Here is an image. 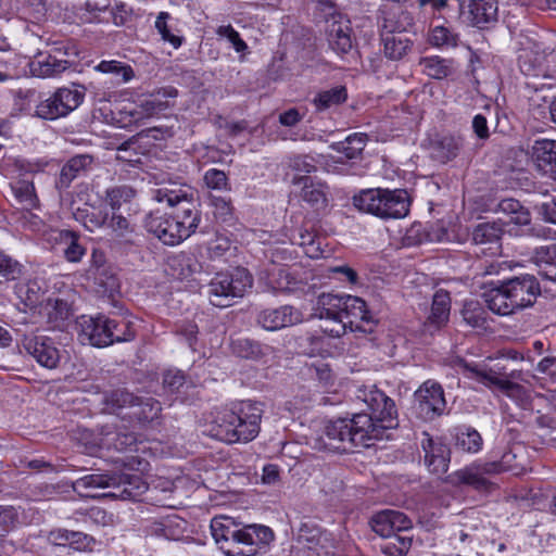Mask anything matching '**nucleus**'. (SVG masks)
Here are the masks:
<instances>
[{"label":"nucleus","mask_w":556,"mask_h":556,"mask_svg":"<svg viewBox=\"0 0 556 556\" xmlns=\"http://www.w3.org/2000/svg\"><path fill=\"white\" fill-rule=\"evenodd\" d=\"M195 192L189 185L169 182L153 191V199L169 207L180 206L182 215L176 222L159 213H151L144 220L147 231L162 243H180L195 231L200 216L194 205Z\"/></svg>","instance_id":"f03ea898"},{"label":"nucleus","mask_w":556,"mask_h":556,"mask_svg":"<svg viewBox=\"0 0 556 556\" xmlns=\"http://www.w3.org/2000/svg\"><path fill=\"white\" fill-rule=\"evenodd\" d=\"M177 24V20L168 12H160L154 22V27L162 40L168 42L174 49H178L182 43V36Z\"/></svg>","instance_id":"bb28decb"},{"label":"nucleus","mask_w":556,"mask_h":556,"mask_svg":"<svg viewBox=\"0 0 556 556\" xmlns=\"http://www.w3.org/2000/svg\"><path fill=\"white\" fill-rule=\"evenodd\" d=\"M46 240L50 243H77L78 236L68 229H51Z\"/></svg>","instance_id":"338daca9"},{"label":"nucleus","mask_w":556,"mask_h":556,"mask_svg":"<svg viewBox=\"0 0 556 556\" xmlns=\"http://www.w3.org/2000/svg\"><path fill=\"white\" fill-rule=\"evenodd\" d=\"M215 33L220 39L227 40L237 53L244 54L248 51V45L230 24L218 26Z\"/></svg>","instance_id":"5fc2aeb1"},{"label":"nucleus","mask_w":556,"mask_h":556,"mask_svg":"<svg viewBox=\"0 0 556 556\" xmlns=\"http://www.w3.org/2000/svg\"><path fill=\"white\" fill-rule=\"evenodd\" d=\"M94 281L100 288L98 291L103 294L112 295L119 289L118 278L114 274H109L105 269L96 275Z\"/></svg>","instance_id":"bf43d9fd"},{"label":"nucleus","mask_w":556,"mask_h":556,"mask_svg":"<svg viewBox=\"0 0 556 556\" xmlns=\"http://www.w3.org/2000/svg\"><path fill=\"white\" fill-rule=\"evenodd\" d=\"M382 189H364L353 197V205L361 212L379 217Z\"/></svg>","instance_id":"473e14b6"},{"label":"nucleus","mask_w":556,"mask_h":556,"mask_svg":"<svg viewBox=\"0 0 556 556\" xmlns=\"http://www.w3.org/2000/svg\"><path fill=\"white\" fill-rule=\"evenodd\" d=\"M540 294L538 279L533 275H521L500 281L483 293V299L494 314L508 316L533 306Z\"/></svg>","instance_id":"39448f33"},{"label":"nucleus","mask_w":556,"mask_h":556,"mask_svg":"<svg viewBox=\"0 0 556 556\" xmlns=\"http://www.w3.org/2000/svg\"><path fill=\"white\" fill-rule=\"evenodd\" d=\"M73 491L80 496L98 497L91 493L96 489L111 488L113 491L104 493L105 497H114L123 501H137L147 490L148 484L139 473L126 471L111 473H92L81 477L72 483Z\"/></svg>","instance_id":"423d86ee"},{"label":"nucleus","mask_w":556,"mask_h":556,"mask_svg":"<svg viewBox=\"0 0 556 556\" xmlns=\"http://www.w3.org/2000/svg\"><path fill=\"white\" fill-rule=\"evenodd\" d=\"M138 396L126 389H116L105 393L103 403L109 413L115 414L123 408H132L136 406Z\"/></svg>","instance_id":"f704fd0d"},{"label":"nucleus","mask_w":556,"mask_h":556,"mask_svg":"<svg viewBox=\"0 0 556 556\" xmlns=\"http://www.w3.org/2000/svg\"><path fill=\"white\" fill-rule=\"evenodd\" d=\"M421 72L433 79H443L454 72L453 61L438 55L425 56L419 60Z\"/></svg>","instance_id":"7c9ffc66"},{"label":"nucleus","mask_w":556,"mask_h":556,"mask_svg":"<svg viewBox=\"0 0 556 556\" xmlns=\"http://www.w3.org/2000/svg\"><path fill=\"white\" fill-rule=\"evenodd\" d=\"M67 68V61L58 60L55 56H40L30 62V72L33 75L41 78L54 77Z\"/></svg>","instance_id":"c756f323"},{"label":"nucleus","mask_w":556,"mask_h":556,"mask_svg":"<svg viewBox=\"0 0 556 556\" xmlns=\"http://www.w3.org/2000/svg\"><path fill=\"white\" fill-rule=\"evenodd\" d=\"M530 156L539 170L556 173V140L538 139L533 142Z\"/></svg>","instance_id":"412c9836"},{"label":"nucleus","mask_w":556,"mask_h":556,"mask_svg":"<svg viewBox=\"0 0 556 556\" xmlns=\"http://www.w3.org/2000/svg\"><path fill=\"white\" fill-rule=\"evenodd\" d=\"M392 521L390 519L389 509L375 514L370 519L371 529L383 538H391L393 534Z\"/></svg>","instance_id":"4d7b16f0"},{"label":"nucleus","mask_w":556,"mask_h":556,"mask_svg":"<svg viewBox=\"0 0 556 556\" xmlns=\"http://www.w3.org/2000/svg\"><path fill=\"white\" fill-rule=\"evenodd\" d=\"M75 218L83 222L84 226L90 231L100 228L105 222V216L97 215L94 211L89 212V210H78L75 213Z\"/></svg>","instance_id":"e2e57ef3"},{"label":"nucleus","mask_w":556,"mask_h":556,"mask_svg":"<svg viewBox=\"0 0 556 556\" xmlns=\"http://www.w3.org/2000/svg\"><path fill=\"white\" fill-rule=\"evenodd\" d=\"M22 273L23 265L0 251V276L8 280H15L21 277Z\"/></svg>","instance_id":"13d9d810"},{"label":"nucleus","mask_w":556,"mask_h":556,"mask_svg":"<svg viewBox=\"0 0 556 556\" xmlns=\"http://www.w3.org/2000/svg\"><path fill=\"white\" fill-rule=\"evenodd\" d=\"M303 320V313L291 305H283L277 308H266L261 311L257 315L258 325L270 331L294 326L301 324Z\"/></svg>","instance_id":"dca6fc26"},{"label":"nucleus","mask_w":556,"mask_h":556,"mask_svg":"<svg viewBox=\"0 0 556 556\" xmlns=\"http://www.w3.org/2000/svg\"><path fill=\"white\" fill-rule=\"evenodd\" d=\"M424 437L421 447L425 452L427 467L435 475L445 473L450 464V448L445 444L434 441L427 432H424Z\"/></svg>","instance_id":"a211bd4d"},{"label":"nucleus","mask_w":556,"mask_h":556,"mask_svg":"<svg viewBox=\"0 0 556 556\" xmlns=\"http://www.w3.org/2000/svg\"><path fill=\"white\" fill-rule=\"evenodd\" d=\"M84 521L96 526H109L112 522V516L100 507H92L84 514Z\"/></svg>","instance_id":"69168bd1"},{"label":"nucleus","mask_w":556,"mask_h":556,"mask_svg":"<svg viewBox=\"0 0 556 556\" xmlns=\"http://www.w3.org/2000/svg\"><path fill=\"white\" fill-rule=\"evenodd\" d=\"M319 5L329 11L326 20V38L329 48L338 55L349 53L354 43L351 21L342 13L334 11L330 0H320Z\"/></svg>","instance_id":"ddd939ff"},{"label":"nucleus","mask_w":556,"mask_h":556,"mask_svg":"<svg viewBox=\"0 0 556 556\" xmlns=\"http://www.w3.org/2000/svg\"><path fill=\"white\" fill-rule=\"evenodd\" d=\"M203 179L208 189L218 191L230 189L228 178L223 170L211 168L205 172Z\"/></svg>","instance_id":"052dcab7"},{"label":"nucleus","mask_w":556,"mask_h":556,"mask_svg":"<svg viewBox=\"0 0 556 556\" xmlns=\"http://www.w3.org/2000/svg\"><path fill=\"white\" fill-rule=\"evenodd\" d=\"M390 541L381 545L386 556H406L412 547L413 538L406 534H392Z\"/></svg>","instance_id":"09e8293b"},{"label":"nucleus","mask_w":556,"mask_h":556,"mask_svg":"<svg viewBox=\"0 0 556 556\" xmlns=\"http://www.w3.org/2000/svg\"><path fill=\"white\" fill-rule=\"evenodd\" d=\"M163 387L172 394L182 393V389H187L185 375L179 370H168L163 376Z\"/></svg>","instance_id":"6e6d98bb"},{"label":"nucleus","mask_w":556,"mask_h":556,"mask_svg":"<svg viewBox=\"0 0 556 556\" xmlns=\"http://www.w3.org/2000/svg\"><path fill=\"white\" fill-rule=\"evenodd\" d=\"M415 410L425 421L442 416L446 410L444 391L440 383L427 380L415 392Z\"/></svg>","instance_id":"4468645a"},{"label":"nucleus","mask_w":556,"mask_h":556,"mask_svg":"<svg viewBox=\"0 0 556 556\" xmlns=\"http://www.w3.org/2000/svg\"><path fill=\"white\" fill-rule=\"evenodd\" d=\"M201 269L202 265L193 256L179 253L167 257L164 270L169 277L182 280Z\"/></svg>","instance_id":"5701e85b"},{"label":"nucleus","mask_w":556,"mask_h":556,"mask_svg":"<svg viewBox=\"0 0 556 556\" xmlns=\"http://www.w3.org/2000/svg\"><path fill=\"white\" fill-rule=\"evenodd\" d=\"M268 346H263L260 342L249 338H238L231 341V351L238 357L248 359H257L265 355V350Z\"/></svg>","instance_id":"a19ab883"},{"label":"nucleus","mask_w":556,"mask_h":556,"mask_svg":"<svg viewBox=\"0 0 556 556\" xmlns=\"http://www.w3.org/2000/svg\"><path fill=\"white\" fill-rule=\"evenodd\" d=\"M464 369L469 372L468 376L471 379L477 380L491 390H501L508 380L506 377V370L504 366L495 364L493 366L481 364H464Z\"/></svg>","instance_id":"6ab92c4d"},{"label":"nucleus","mask_w":556,"mask_h":556,"mask_svg":"<svg viewBox=\"0 0 556 556\" xmlns=\"http://www.w3.org/2000/svg\"><path fill=\"white\" fill-rule=\"evenodd\" d=\"M532 258L547 279L556 281V245L536 248Z\"/></svg>","instance_id":"c9c22d12"},{"label":"nucleus","mask_w":556,"mask_h":556,"mask_svg":"<svg viewBox=\"0 0 556 556\" xmlns=\"http://www.w3.org/2000/svg\"><path fill=\"white\" fill-rule=\"evenodd\" d=\"M455 445L463 452L476 454L481 451L483 440L475 428L464 426L457 429Z\"/></svg>","instance_id":"e433bc0d"},{"label":"nucleus","mask_w":556,"mask_h":556,"mask_svg":"<svg viewBox=\"0 0 556 556\" xmlns=\"http://www.w3.org/2000/svg\"><path fill=\"white\" fill-rule=\"evenodd\" d=\"M138 439L134 432L119 430L116 432H106L101 439V444L106 448H113L117 452L132 451L137 446Z\"/></svg>","instance_id":"72a5a7b5"},{"label":"nucleus","mask_w":556,"mask_h":556,"mask_svg":"<svg viewBox=\"0 0 556 556\" xmlns=\"http://www.w3.org/2000/svg\"><path fill=\"white\" fill-rule=\"evenodd\" d=\"M135 195L132 188L119 186L106 191V202L113 212H117L124 203L129 202Z\"/></svg>","instance_id":"864d4df0"},{"label":"nucleus","mask_w":556,"mask_h":556,"mask_svg":"<svg viewBox=\"0 0 556 556\" xmlns=\"http://www.w3.org/2000/svg\"><path fill=\"white\" fill-rule=\"evenodd\" d=\"M210 528L215 543L226 556H255L261 544H267L274 539L268 527H240L233 518L227 516L214 517Z\"/></svg>","instance_id":"7ed1b4c3"},{"label":"nucleus","mask_w":556,"mask_h":556,"mask_svg":"<svg viewBox=\"0 0 556 556\" xmlns=\"http://www.w3.org/2000/svg\"><path fill=\"white\" fill-rule=\"evenodd\" d=\"M379 206H381L379 211L380 218H403L409 212L408 194L402 189H382L381 203Z\"/></svg>","instance_id":"aec40b11"},{"label":"nucleus","mask_w":556,"mask_h":556,"mask_svg":"<svg viewBox=\"0 0 556 556\" xmlns=\"http://www.w3.org/2000/svg\"><path fill=\"white\" fill-rule=\"evenodd\" d=\"M451 298L447 291L438 290L432 299L431 312L425 324L426 327L433 328L434 330L443 327L450 317Z\"/></svg>","instance_id":"393cba45"},{"label":"nucleus","mask_w":556,"mask_h":556,"mask_svg":"<svg viewBox=\"0 0 556 556\" xmlns=\"http://www.w3.org/2000/svg\"><path fill=\"white\" fill-rule=\"evenodd\" d=\"M462 315L464 320L471 327L480 328L485 324V312L478 301H466Z\"/></svg>","instance_id":"3c124183"},{"label":"nucleus","mask_w":556,"mask_h":556,"mask_svg":"<svg viewBox=\"0 0 556 556\" xmlns=\"http://www.w3.org/2000/svg\"><path fill=\"white\" fill-rule=\"evenodd\" d=\"M46 308L48 319L54 327H60V324L68 319L72 315L70 304L62 299L49 300Z\"/></svg>","instance_id":"8fccbe9b"},{"label":"nucleus","mask_w":556,"mask_h":556,"mask_svg":"<svg viewBox=\"0 0 556 556\" xmlns=\"http://www.w3.org/2000/svg\"><path fill=\"white\" fill-rule=\"evenodd\" d=\"M518 64L520 71L528 77L541 78L545 81L533 84L535 89L556 87V70H549L548 62L552 49L544 46L534 37L520 35Z\"/></svg>","instance_id":"6e6552de"},{"label":"nucleus","mask_w":556,"mask_h":556,"mask_svg":"<svg viewBox=\"0 0 556 556\" xmlns=\"http://www.w3.org/2000/svg\"><path fill=\"white\" fill-rule=\"evenodd\" d=\"M263 408L260 403L242 401L230 407L217 410L212 432L226 443H248L254 440L261 430Z\"/></svg>","instance_id":"20e7f679"},{"label":"nucleus","mask_w":556,"mask_h":556,"mask_svg":"<svg viewBox=\"0 0 556 556\" xmlns=\"http://www.w3.org/2000/svg\"><path fill=\"white\" fill-rule=\"evenodd\" d=\"M252 286L253 277L243 267L217 273L208 283V300L216 307H228L235 299L242 298Z\"/></svg>","instance_id":"9d476101"},{"label":"nucleus","mask_w":556,"mask_h":556,"mask_svg":"<svg viewBox=\"0 0 556 556\" xmlns=\"http://www.w3.org/2000/svg\"><path fill=\"white\" fill-rule=\"evenodd\" d=\"M500 391L521 407H526L531 402L529 390L515 381L507 380Z\"/></svg>","instance_id":"603ef678"},{"label":"nucleus","mask_w":556,"mask_h":556,"mask_svg":"<svg viewBox=\"0 0 556 556\" xmlns=\"http://www.w3.org/2000/svg\"><path fill=\"white\" fill-rule=\"evenodd\" d=\"M356 399L365 408L353 418H338L325 425L318 438L320 447L332 452H348L356 446H369L368 441L380 439L386 429L397 426L394 401L382 391L371 388L357 390Z\"/></svg>","instance_id":"f257e3e1"},{"label":"nucleus","mask_w":556,"mask_h":556,"mask_svg":"<svg viewBox=\"0 0 556 556\" xmlns=\"http://www.w3.org/2000/svg\"><path fill=\"white\" fill-rule=\"evenodd\" d=\"M315 317L337 316L351 320H361L367 325L374 324V317L366 302L350 294L321 293L317 299Z\"/></svg>","instance_id":"9b49d317"},{"label":"nucleus","mask_w":556,"mask_h":556,"mask_svg":"<svg viewBox=\"0 0 556 556\" xmlns=\"http://www.w3.org/2000/svg\"><path fill=\"white\" fill-rule=\"evenodd\" d=\"M274 289L288 293L305 292V283L301 280L295 279L287 268L277 269V278L273 274L270 280Z\"/></svg>","instance_id":"c03bdc74"},{"label":"nucleus","mask_w":556,"mask_h":556,"mask_svg":"<svg viewBox=\"0 0 556 556\" xmlns=\"http://www.w3.org/2000/svg\"><path fill=\"white\" fill-rule=\"evenodd\" d=\"M164 111H166V105L153 100L149 93L126 110V113L130 116V122L144 124L146 121L160 115Z\"/></svg>","instance_id":"a878e982"},{"label":"nucleus","mask_w":556,"mask_h":556,"mask_svg":"<svg viewBox=\"0 0 556 556\" xmlns=\"http://www.w3.org/2000/svg\"><path fill=\"white\" fill-rule=\"evenodd\" d=\"M317 160L309 154H299L290 157L289 167L294 172L309 174L316 169Z\"/></svg>","instance_id":"680f3d73"},{"label":"nucleus","mask_w":556,"mask_h":556,"mask_svg":"<svg viewBox=\"0 0 556 556\" xmlns=\"http://www.w3.org/2000/svg\"><path fill=\"white\" fill-rule=\"evenodd\" d=\"M366 139L365 134L355 132L348 136L344 141L331 144V148L341 154L338 156V161L343 163L344 160L356 159L363 152Z\"/></svg>","instance_id":"c85d7f7f"},{"label":"nucleus","mask_w":556,"mask_h":556,"mask_svg":"<svg viewBox=\"0 0 556 556\" xmlns=\"http://www.w3.org/2000/svg\"><path fill=\"white\" fill-rule=\"evenodd\" d=\"M22 346L40 366L55 369L62 358L61 351L53 339L43 334H26Z\"/></svg>","instance_id":"2eb2a0df"},{"label":"nucleus","mask_w":556,"mask_h":556,"mask_svg":"<svg viewBox=\"0 0 556 556\" xmlns=\"http://www.w3.org/2000/svg\"><path fill=\"white\" fill-rule=\"evenodd\" d=\"M381 20V35L389 34H405L413 25L412 15L404 11L399 4L392 5L387 11L382 12Z\"/></svg>","instance_id":"4be33fe9"},{"label":"nucleus","mask_w":556,"mask_h":556,"mask_svg":"<svg viewBox=\"0 0 556 556\" xmlns=\"http://www.w3.org/2000/svg\"><path fill=\"white\" fill-rule=\"evenodd\" d=\"M429 42L441 49L455 48L458 43V35L448 27L434 26L429 34Z\"/></svg>","instance_id":"de8ad7c7"},{"label":"nucleus","mask_w":556,"mask_h":556,"mask_svg":"<svg viewBox=\"0 0 556 556\" xmlns=\"http://www.w3.org/2000/svg\"><path fill=\"white\" fill-rule=\"evenodd\" d=\"M504 223L502 222H486L479 224L473 232V243H494L502 240L506 230L504 229Z\"/></svg>","instance_id":"4c0bfd02"},{"label":"nucleus","mask_w":556,"mask_h":556,"mask_svg":"<svg viewBox=\"0 0 556 556\" xmlns=\"http://www.w3.org/2000/svg\"><path fill=\"white\" fill-rule=\"evenodd\" d=\"M456 7L460 14L467 12L468 18L477 27H483L497 16L495 0H456Z\"/></svg>","instance_id":"f3484780"},{"label":"nucleus","mask_w":556,"mask_h":556,"mask_svg":"<svg viewBox=\"0 0 556 556\" xmlns=\"http://www.w3.org/2000/svg\"><path fill=\"white\" fill-rule=\"evenodd\" d=\"M85 92L78 88H59L49 97L40 100L35 109V116L55 121L67 116L75 111L84 101Z\"/></svg>","instance_id":"f8f14e48"},{"label":"nucleus","mask_w":556,"mask_h":556,"mask_svg":"<svg viewBox=\"0 0 556 556\" xmlns=\"http://www.w3.org/2000/svg\"><path fill=\"white\" fill-rule=\"evenodd\" d=\"M77 325L80 339L97 348L129 342L136 337L135 324L126 317H110L104 314L84 315L78 319Z\"/></svg>","instance_id":"0eeeda50"},{"label":"nucleus","mask_w":556,"mask_h":556,"mask_svg":"<svg viewBox=\"0 0 556 556\" xmlns=\"http://www.w3.org/2000/svg\"><path fill=\"white\" fill-rule=\"evenodd\" d=\"M346 98L345 87L336 86L331 89L319 91L312 100V103L317 112H323L340 105Z\"/></svg>","instance_id":"2f4dec72"},{"label":"nucleus","mask_w":556,"mask_h":556,"mask_svg":"<svg viewBox=\"0 0 556 556\" xmlns=\"http://www.w3.org/2000/svg\"><path fill=\"white\" fill-rule=\"evenodd\" d=\"M12 192L18 204L25 210H33L38 205V198L33 181L18 180L12 185Z\"/></svg>","instance_id":"37998d69"},{"label":"nucleus","mask_w":556,"mask_h":556,"mask_svg":"<svg viewBox=\"0 0 556 556\" xmlns=\"http://www.w3.org/2000/svg\"><path fill=\"white\" fill-rule=\"evenodd\" d=\"M383 55L391 61L404 60L413 50V40L402 33L381 35Z\"/></svg>","instance_id":"b1692460"},{"label":"nucleus","mask_w":556,"mask_h":556,"mask_svg":"<svg viewBox=\"0 0 556 556\" xmlns=\"http://www.w3.org/2000/svg\"><path fill=\"white\" fill-rule=\"evenodd\" d=\"M96 70L112 75L117 84L128 83L135 77V72L129 64L116 60H103L96 66Z\"/></svg>","instance_id":"58836bf2"},{"label":"nucleus","mask_w":556,"mask_h":556,"mask_svg":"<svg viewBox=\"0 0 556 556\" xmlns=\"http://www.w3.org/2000/svg\"><path fill=\"white\" fill-rule=\"evenodd\" d=\"M513 458H515V455L505 453L501 460H476L448 475L446 482L454 486L468 485L476 491L488 492L494 486V483L491 482L486 476L500 475L513 470V466L510 465Z\"/></svg>","instance_id":"1a4fd4ad"},{"label":"nucleus","mask_w":556,"mask_h":556,"mask_svg":"<svg viewBox=\"0 0 556 556\" xmlns=\"http://www.w3.org/2000/svg\"><path fill=\"white\" fill-rule=\"evenodd\" d=\"M498 211L509 216V219L504 223L507 226L510 224L525 226L530 223L529 211L515 199L502 200L498 203Z\"/></svg>","instance_id":"ea45409f"},{"label":"nucleus","mask_w":556,"mask_h":556,"mask_svg":"<svg viewBox=\"0 0 556 556\" xmlns=\"http://www.w3.org/2000/svg\"><path fill=\"white\" fill-rule=\"evenodd\" d=\"M91 162L92 157L87 154L71 157L61 170V184L68 185L80 172L85 170Z\"/></svg>","instance_id":"a18cd8bd"},{"label":"nucleus","mask_w":556,"mask_h":556,"mask_svg":"<svg viewBox=\"0 0 556 556\" xmlns=\"http://www.w3.org/2000/svg\"><path fill=\"white\" fill-rule=\"evenodd\" d=\"M318 318L323 321V324L320 325V329L323 330V332L330 337H333V338H339L342 334H344L346 332L348 328L352 331H354V330H361L364 332L372 331L371 327L369 329L363 328L359 325V323H362L361 320H351L349 318L337 317V316L318 317Z\"/></svg>","instance_id":"cd10ccee"},{"label":"nucleus","mask_w":556,"mask_h":556,"mask_svg":"<svg viewBox=\"0 0 556 556\" xmlns=\"http://www.w3.org/2000/svg\"><path fill=\"white\" fill-rule=\"evenodd\" d=\"M152 99L166 105V110L174 105V100L178 97V90L173 86H165L150 93Z\"/></svg>","instance_id":"0e129e2a"},{"label":"nucleus","mask_w":556,"mask_h":556,"mask_svg":"<svg viewBox=\"0 0 556 556\" xmlns=\"http://www.w3.org/2000/svg\"><path fill=\"white\" fill-rule=\"evenodd\" d=\"M295 185H302L301 197L305 202L313 205L323 204L326 200L325 192L320 185H315L307 176H302L293 180Z\"/></svg>","instance_id":"49530a36"},{"label":"nucleus","mask_w":556,"mask_h":556,"mask_svg":"<svg viewBox=\"0 0 556 556\" xmlns=\"http://www.w3.org/2000/svg\"><path fill=\"white\" fill-rule=\"evenodd\" d=\"M162 407L159 401L150 396H138L132 416L142 424L150 422L159 417Z\"/></svg>","instance_id":"79ce46f5"},{"label":"nucleus","mask_w":556,"mask_h":556,"mask_svg":"<svg viewBox=\"0 0 556 556\" xmlns=\"http://www.w3.org/2000/svg\"><path fill=\"white\" fill-rule=\"evenodd\" d=\"M109 227L118 237H124L132 231L127 218L117 214L116 212H113V215L109 222Z\"/></svg>","instance_id":"774afa93"}]
</instances>
